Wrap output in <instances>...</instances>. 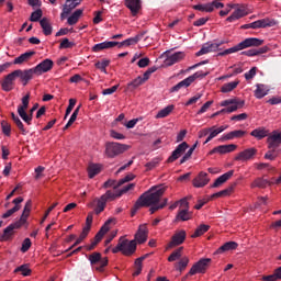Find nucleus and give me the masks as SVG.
<instances>
[{"label":"nucleus","instance_id":"412c9836","mask_svg":"<svg viewBox=\"0 0 281 281\" xmlns=\"http://www.w3.org/2000/svg\"><path fill=\"white\" fill-rule=\"evenodd\" d=\"M238 148V145L229 144V145H220L217 147H214L209 155H214L218 153V155H227V153H234Z\"/></svg>","mask_w":281,"mask_h":281},{"label":"nucleus","instance_id":"603ef678","mask_svg":"<svg viewBox=\"0 0 281 281\" xmlns=\"http://www.w3.org/2000/svg\"><path fill=\"white\" fill-rule=\"evenodd\" d=\"M78 113H80V106L76 108V110L71 114L68 123L65 125L64 131H67V128H69V126H71L74 124V122H76V120H78Z\"/></svg>","mask_w":281,"mask_h":281},{"label":"nucleus","instance_id":"423d86ee","mask_svg":"<svg viewBox=\"0 0 281 281\" xmlns=\"http://www.w3.org/2000/svg\"><path fill=\"white\" fill-rule=\"evenodd\" d=\"M126 150H131V146L121 143H106L104 155L108 159H115V157L123 155Z\"/></svg>","mask_w":281,"mask_h":281},{"label":"nucleus","instance_id":"b1692460","mask_svg":"<svg viewBox=\"0 0 281 281\" xmlns=\"http://www.w3.org/2000/svg\"><path fill=\"white\" fill-rule=\"evenodd\" d=\"M188 143L183 142L177 146V148L172 151L171 156L168 158V164H172V161H177L181 155L188 150Z\"/></svg>","mask_w":281,"mask_h":281},{"label":"nucleus","instance_id":"8fccbe9b","mask_svg":"<svg viewBox=\"0 0 281 281\" xmlns=\"http://www.w3.org/2000/svg\"><path fill=\"white\" fill-rule=\"evenodd\" d=\"M183 252V247H180L176 249L169 257H168V262H175L181 258Z\"/></svg>","mask_w":281,"mask_h":281},{"label":"nucleus","instance_id":"9b49d317","mask_svg":"<svg viewBox=\"0 0 281 281\" xmlns=\"http://www.w3.org/2000/svg\"><path fill=\"white\" fill-rule=\"evenodd\" d=\"M233 10H235L233 14L226 19L228 23H234V21H238V19H243V16H247V14H249V10H247L245 4H236Z\"/></svg>","mask_w":281,"mask_h":281},{"label":"nucleus","instance_id":"e2e57ef3","mask_svg":"<svg viewBox=\"0 0 281 281\" xmlns=\"http://www.w3.org/2000/svg\"><path fill=\"white\" fill-rule=\"evenodd\" d=\"M32 247V240L30 238H25L22 243L21 252L25 254Z\"/></svg>","mask_w":281,"mask_h":281},{"label":"nucleus","instance_id":"f3484780","mask_svg":"<svg viewBox=\"0 0 281 281\" xmlns=\"http://www.w3.org/2000/svg\"><path fill=\"white\" fill-rule=\"evenodd\" d=\"M268 148H278L281 146V131H273L272 133L268 134L267 138Z\"/></svg>","mask_w":281,"mask_h":281},{"label":"nucleus","instance_id":"473e14b6","mask_svg":"<svg viewBox=\"0 0 281 281\" xmlns=\"http://www.w3.org/2000/svg\"><path fill=\"white\" fill-rule=\"evenodd\" d=\"M238 85H240V80H235V81L224 83L221 87V92L222 93H232V91H234V89H236L238 87Z\"/></svg>","mask_w":281,"mask_h":281},{"label":"nucleus","instance_id":"72a5a7b5","mask_svg":"<svg viewBox=\"0 0 281 281\" xmlns=\"http://www.w3.org/2000/svg\"><path fill=\"white\" fill-rule=\"evenodd\" d=\"M34 54H36V52L31 50V52H26L22 55H20L19 57H16L13 61L14 65H23V63H27V60H30V58H32V56H34Z\"/></svg>","mask_w":281,"mask_h":281},{"label":"nucleus","instance_id":"a18cd8bd","mask_svg":"<svg viewBox=\"0 0 281 281\" xmlns=\"http://www.w3.org/2000/svg\"><path fill=\"white\" fill-rule=\"evenodd\" d=\"M193 10H198V12H214V9L212 8V3H204V4H195L193 5Z\"/></svg>","mask_w":281,"mask_h":281},{"label":"nucleus","instance_id":"6e6552de","mask_svg":"<svg viewBox=\"0 0 281 281\" xmlns=\"http://www.w3.org/2000/svg\"><path fill=\"white\" fill-rule=\"evenodd\" d=\"M115 223H117V220H115V217L109 218L104 223V225L97 233V235L94 237V241L90 246L87 247L88 251L95 249V245H98L100 243V240H102V238H104V235L111 229V225H115Z\"/></svg>","mask_w":281,"mask_h":281},{"label":"nucleus","instance_id":"58836bf2","mask_svg":"<svg viewBox=\"0 0 281 281\" xmlns=\"http://www.w3.org/2000/svg\"><path fill=\"white\" fill-rule=\"evenodd\" d=\"M243 106H245V101H238L235 99V103L231 104L226 109H222V112L234 113L235 111H238V109H243Z\"/></svg>","mask_w":281,"mask_h":281},{"label":"nucleus","instance_id":"7c9ffc66","mask_svg":"<svg viewBox=\"0 0 281 281\" xmlns=\"http://www.w3.org/2000/svg\"><path fill=\"white\" fill-rule=\"evenodd\" d=\"M265 95H269V86L265 83H257L255 90V98H257V100H262Z\"/></svg>","mask_w":281,"mask_h":281},{"label":"nucleus","instance_id":"f03ea898","mask_svg":"<svg viewBox=\"0 0 281 281\" xmlns=\"http://www.w3.org/2000/svg\"><path fill=\"white\" fill-rule=\"evenodd\" d=\"M166 193V187L157 186L149 189L148 192H145L139 196L136 202L137 207H150V205H157L161 201V196Z\"/></svg>","mask_w":281,"mask_h":281},{"label":"nucleus","instance_id":"cd10ccee","mask_svg":"<svg viewBox=\"0 0 281 281\" xmlns=\"http://www.w3.org/2000/svg\"><path fill=\"white\" fill-rule=\"evenodd\" d=\"M186 58V53L183 52H177L166 58V65L168 67H172V65H177V63H181Z\"/></svg>","mask_w":281,"mask_h":281},{"label":"nucleus","instance_id":"4d7b16f0","mask_svg":"<svg viewBox=\"0 0 281 281\" xmlns=\"http://www.w3.org/2000/svg\"><path fill=\"white\" fill-rule=\"evenodd\" d=\"M168 205V199H164L162 202L160 204H154V206H151L149 209L150 214H155L157 212V210H164V206Z\"/></svg>","mask_w":281,"mask_h":281},{"label":"nucleus","instance_id":"f257e3e1","mask_svg":"<svg viewBox=\"0 0 281 281\" xmlns=\"http://www.w3.org/2000/svg\"><path fill=\"white\" fill-rule=\"evenodd\" d=\"M32 213V200H27L22 215L20 216V220L11 225H9L7 228H4L2 236L0 237V240L8 241L12 240V237L14 236V229H21L24 225H27V218H30V214Z\"/></svg>","mask_w":281,"mask_h":281},{"label":"nucleus","instance_id":"5701e85b","mask_svg":"<svg viewBox=\"0 0 281 281\" xmlns=\"http://www.w3.org/2000/svg\"><path fill=\"white\" fill-rule=\"evenodd\" d=\"M210 183L207 172L201 171L192 181L193 188H205Z\"/></svg>","mask_w":281,"mask_h":281},{"label":"nucleus","instance_id":"4be33fe9","mask_svg":"<svg viewBox=\"0 0 281 281\" xmlns=\"http://www.w3.org/2000/svg\"><path fill=\"white\" fill-rule=\"evenodd\" d=\"M15 75L22 80V82H24V85H27V82H30V80L36 76V71L34 68L27 70L18 69L15 70Z\"/></svg>","mask_w":281,"mask_h":281},{"label":"nucleus","instance_id":"20e7f679","mask_svg":"<svg viewBox=\"0 0 281 281\" xmlns=\"http://www.w3.org/2000/svg\"><path fill=\"white\" fill-rule=\"evenodd\" d=\"M123 254V256H133L135 251H137V243L133 240H128L124 237L119 239L116 247L112 248V254Z\"/></svg>","mask_w":281,"mask_h":281},{"label":"nucleus","instance_id":"a19ab883","mask_svg":"<svg viewBox=\"0 0 281 281\" xmlns=\"http://www.w3.org/2000/svg\"><path fill=\"white\" fill-rule=\"evenodd\" d=\"M238 247V244L235 241H227L217 249V254H224V251H232Z\"/></svg>","mask_w":281,"mask_h":281},{"label":"nucleus","instance_id":"2f4dec72","mask_svg":"<svg viewBox=\"0 0 281 281\" xmlns=\"http://www.w3.org/2000/svg\"><path fill=\"white\" fill-rule=\"evenodd\" d=\"M251 137H256V139H265V137H269V130L266 127H258L250 133Z\"/></svg>","mask_w":281,"mask_h":281},{"label":"nucleus","instance_id":"4c0bfd02","mask_svg":"<svg viewBox=\"0 0 281 281\" xmlns=\"http://www.w3.org/2000/svg\"><path fill=\"white\" fill-rule=\"evenodd\" d=\"M173 111H175L173 104L167 105L156 114V120L168 117V115H170V113H172Z\"/></svg>","mask_w":281,"mask_h":281},{"label":"nucleus","instance_id":"e433bc0d","mask_svg":"<svg viewBox=\"0 0 281 281\" xmlns=\"http://www.w3.org/2000/svg\"><path fill=\"white\" fill-rule=\"evenodd\" d=\"M41 27L45 34V36L52 35V23L49 22V19L43 18L40 21Z\"/></svg>","mask_w":281,"mask_h":281},{"label":"nucleus","instance_id":"ddd939ff","mask_svg":"<svg viewBox=\"0 0 281 281\" xmlns=\"http://www.w3.org/2000/svg\"><path fill=\"white\" fill-rule=\"evenodd\" d=\"M186 231H177L172 235L170 243L167 245V249H172L175 247H179V245H183V243H186Z\"/></svg>","mask_w":281,"mask_h":281},{"label":"nucleus","instance_id":"13d9d810","mask_svg":"<svg viewBox=\"0 0 281 281\" xmlns=\"http://www.w3.org/2000/svg\"><path fill=\"white\" fill-rule=\"evenodd\" d=\"M43 16V10L37 9L31 14L30 21L33 23H36V21H41V18Z\"/></svg>","mask_w":281,"mask_h":281},{"label":"nucleus","instance_id":"bb28decb","mask_svg":"<svg viewBox=\"0 0 281 281\" xmlns=\"http://www.w3.org/2000/svg\"><path fill=\"white\" fill-rule=\"evenodd\" d=\"M120 45V42H102L99 44H95L92 47V52L98 54V52H104V49H113V47H117Z\"/></svg>","mask_w":281,"mask_h":281},{"label":"nucleus","instance_id":"4468645a","mask_svg":"<svg viewBox=\"0 0 281 281\" xmlns=\"http://www.w3.org/2000/svg\"><path fill=\"white\" fill-rule=\"evenodd\" d=\"M134 240L135 243H137L138 245H144V243H146V240H148V225L147 224H140L138 226V229L134 236Z\"/></svg>","mask_w":281,"mask_h":281},{"label":"nucleus","instance_id":"ea45409f","mask_svg":"<svg viewBox=\"0 0 281 281\" xmlns=\"http://www.w3.org/2000/svg\"><path fill=\"white\" fill-rule=\"evenodd\" d=\"M101 171H102V165L92 164L88 167V176L90 179H93L95 175H100Z\"/></svg>","mask_w":281,"mask_h":281},{"label":"nucleus","instance_id":"c03bdc74","mask_svg":"<svg viewBox=\"0 0 281 281\" xmlns=\"http://www.w3.org/2000/svg\"><path fill=\"white\" fill-rule=\"evenodd\" d=\"M206 232H210V225L201 224L191 235V238H199V236H203Z\"/></svg>","mask_w":281,"mask_h":281},{"label":"nucleus","instance_id":"864d4df0","mask_svg":"<svg viewBox=\"0 0 281 281\" xmlns=\"http://www.w3.org/2000/svg\"><path fill=\"white\" fill-rule=\"evenodd\" d=\"M21 272L24 277L31 276L32 270L30 269V266L27 265H22L18 268H15L14 273Z\"/></svg>","mask_w":281,"mask_h":281},{"label":"nucleus","instance_id":"393cba45","mask_svg":"<svg viewBox=\"0 0 281 281\" xmlns=\"http://www.w3.org/2000/svg\"><path fill=\"white\" fill-rule=\"evenodd\" d=\"M125 5L128 8L132 16H137L142 10V0H125Z\"/></svg>","mask_w":281,"mask_h":281},{"label":"nucleus","instance_id":"c85d7f7f","mask_svg":"<svg viewBox=\"0 0 281 281\" xmlns=\"http://www.w3.org/2000/svg\"><path fill=\"white\" fill-rule=\"evenodd\" d=\"M232 177H234V170H229L226 173L220 176L211 186V188H221V186H223V183H227Z\"/></svg>","mask_w":281,"mask_h":281},{"label":"nucleus","instance_id":"09e8293b","mask_svg":"<svg viewBox=\"0 0 281 281\" xmlns=\"http://www.w3.org/2000/svg\"><path fill=\"white\" fill-rule=\"evenodd\" d=\"M120 191H117L116 193L113 191H106L103 195H101L103 198V200L105 201V203H109V201H115V199H119Z\"/></svg>","mask_w":281,"mask_h":281},{"label":"nucleus","instance_id":"dca6fc26","mask_svg":"<svg viewBox=\"0 0 281 281\" xmlns=\"http://www.w3.org/2000/svg\"><path fill=\"white\" fill-rule=\"evenodd\" d=\"M274 25H278V22H276V20L265 18L250 23L249 27H251V30H259L260 27H273Z\"/></svg>","mask_w":281,"mask_h":281},{"label":"nucleus","instance_id":"2eb2a0df","mask_svg":"<svg viewBox=\"0 0 281 281\" xmlns=\"http://www.w3.org/2000/svg\"><path fill=\"white\" fill-rule=\"evenodd\" d=\"M35 69V76H43V74H47V71H52L54 69V60L52 59H44L40 63Z\"/></svg>","mask_w":281,"mask_h":281},{"label":"nucleus","instance_id":"0e129e2a","mask_svg":"<svg viewBox=\"0 0 281 281\" xmlns=\"http://www.w3.org/2000/svg\"><path fill=\"white\" fill-rule=\"evenodd\" d=\"M200 98H203V94L201 93H198L195 94L194 97H192L191 99H189L187 102H186V106H192V104H196L199 99Z\"/></svg>","mask_w":281,"mask_h":281},{"label":"nucleus","instance_id":"6ab92c4d","mask_svg":"<svg viewBox=\"0 0 281 281\" xmlns=\"http://www.w3.org/2000/svg\"><path fill=\"white\" fill-rule=\"evenodd\" d=\"M16 70L9 74L4 80L1 81V87L3 91H12L14 89V81L16 80Z\"/></svg>","mask_w":281,"mask_h":281},{"label":"nucleus","instance_id":"5fc2aeb1","mask_svg":"<svg viewBox=\"0 0 281 281\" xmlns=\"http://www.w3.org/2000/svg\"><path fill=\"white\" fill-rule=\"evenodd\" d=\"M89 236V231L87 228L82 229V233L80 234L79 238L75 241V244L69 248V250L74 249V247H77V245H80L85 238Z\"/></svg>","mask_w":281,"mask_h":281},{"label":"nucleus","instance_id":"79ce46f5","mask_svg":"<svg viewBox=\"0 0 281 281\" xmlns=\"http://www.w3.org/2000/svg\"><path fill=\"white\" fill-rule=\"evenodd\" d=\"M190 209H180L177 215V221H190L192 218V213Z\"/></svg>","mask_w":281,"mask_h":281},{"label":"nucleus","instance_id":"a211bd4d","mask_svg":"<svg viewBox=\"0 0 281 281\" xmlns=\"http://www.w3.org/2000/svg\"><path fill=\"white\" fill-rule=\"evenodd\" d=\"M258 149L254 147L245 149L235 156V161H249L256 157Z\"/></svg>","mask_w":281,"mask_h":281},{"label":"nucleus","instance_id":"052dcab7","mask_svg":"<svg viewBox=\"0 0 281 281\" xmlns=\"http://www.w3.org/2000/svg\"><path fill=\"white\" fill-rule=\"evenodd\" d=\"M133 179H135V175L128 173L117 182L116 188H120V186H124V183H128V181H133Z\"/></svg>","mask_w":281,"mask_h":281},{"label":"nucleus","instance_id":"aec40b11","mask_svg":"<svg viewBox=\"0 0 281 281\" xmlns=\"http://www.w3.org/2000/svg\"><path fill=\"white\" fill-rule=\"evenodd\" d=\"M88 206L92 207L95 214H102L106 207V201L101 195L100 198H95Z\"/></svg>","mask_w":281,"mask_h":281},{"label":"nucleus","instance_id":"69168bd1","mask_svg":"<svg viewBox=\"0 0 281 281\" xmlns=\"http://www.w3.org/2000/svg\"><path fill=\"white\" fill-rule=\"evenodd\" d=\"M13 122L21 131L22 135H27V130H25V127L23 126V122H21V119H19V116Z\"/></svg>","mask_w":281,"mask_h":281},{"label":"nucleus","instance_id":"774afa93","mask_svg":"<svg viewBox=\"0 0 281 281\" xmlns=\"http://www.w3.org/2000/svg\"><path fill=\"white\" fill-rule=\"evenodd\" d=\"M257 71H258V68L252 67L248 72L245 74V78L247 80H254V78L256 77Z\"/></svg>","mask_w":281,"mask_h":281},{"label":"nucleus","instance_id":"680f3d73","mask_svg":"<svg viewBox=\"0 0 281 281\" xmlns=\"http://www.w3.org/2000/svg\"><path fill=\"white\" fill-rule=\"evenodd\" d=\"M267 186V181L262 178H257L251 184L250 188H265Z\"/></svg>","mask_w":281,"mask_h":281},{"label":"nucleus","instance_id":"9d476101","mask_svg":"<svg viewBox=\"0 0 281 281\" xmlns=\"http://www.w3.org/2000/svg\"><path fill=\"white\" fill-rule=\"evenodd\" d=\"M211 263H212L211 258L200 259L198 262H195L191 267L189 271V276H196V273H205V271H207V269L210 268Z\"/></svg>","mask_w":281,"mask_h":281},{"label":"nucleus","instance_id":"6e6d98bb","mask_svg":"<svg viewBox=\"0 0 281 281\" xmlns=\"http://www.w3.org/2000/svg\"><path fill=\"white\" fill-rule=\"evenodd\" d=\"M1 130H2V133L4 135H7V137H10V135L12 133V126L10 125V123H8L7 121H2L1 122Z\"/></svg>","mask_w":281,"mask_h":281},{"label":"nucleus","instance_id":"c756f323","mask_svg":"<svg viewBox=\"0 0 281 281\" xmlns=\"http://www.w3.org/2000/svg\"><path fill=\"white\" fill-rule=\"evenodd\" d=\"M246 134L247 132L243 130H236L223 135L221 139L222 142H229L231 139H238L240 137H245Z\"/></svg>","mask_w":281,"mask_h":281},{"label":"nucleus","instance_id":"0eeeda50","mask_svg":"<svg viewBox=\"0 0 281 281\" xmlns=\"http://www.w3.org/2000/svg\"><path fill=\"white\" fill-rule=\"evenodd\" d=\"M209 75H210V71L199 70L195 74L186 78L184 80L180 81L175 87H172L171 91L175 92V91H179V89H183V87H190V85H192V82H194L195 80L203 79L205 78V76H209Z\"/></svg>","mask_w":281,"mask_h":281},{"label":"nucleus","instance_id":"bf43d9fd","mask_svg":"<svg viewBox=\"0 0 281 281\" xmlns=\"http://www.w3.org/2000/svg\"><path fill=\"white\" fill-rule=\"evenodd\" d=\"M74 45V42H70L69 38H64L59 44V49H71Z\"/></svg>","mask_w":281,"mask_h":281},{"label":"nucleus","instance_id":"7ed1b4c3","mask_svg":"<svg viewBox=\"0 0 281 281\" xmlns=\"http://www.w3.org/2000/svg\"><path fill=\"white\" fill-rule=\"evenodd\" d=\"M265 44V40H260L257 37H248L240 42L239 44L225 49L217 54V56H228L229 54H236V52H243V49H247L249 47H260V45Z\"/></svg>","mask_w":281,"mask_h":281},{"label":"nucleus","instance_id":"f704fd0d","mask_svg":"<svg viewBox=\"0 0 281 281\" xmlns=\"http://www.w3.org/2000/svg\"><path fill=\"white\" fill-rule=\"evenodd\" d=\"M85 10L77 9L67 20L68 25H76L78 21H80V18L82 16Z\"/></svg>","mask_w":281,"mask_h":281},{"label":"nucleus","instance_id":"a878e982","mask_svg":"<svg viewBox=\"0 0 281 281\" xmlns=\"http://www.w3.org/2000/svg\"><path fill=\"white\" fill-rule=\"evenodd\" d=\"M80 3H82V0H66L60 18L65 19V15L69 14L71 10H76Z\"/></svg>","mask_w":281,"mask_h":281},{"label":"nucleus","instance_id":"39448f33","mask_svg":"<svg viewBox=\"0 0 281 281\" xmlns=\"http://www.w3.org/2000/svg\"><path fill=\"white\" fill-rule=\"evenodd\" d=\"M29 106H30V93H27L22 98V104L18 106V113L20 117L23 120V122H25L26 124H32V116L34 115V111L38 109V103L33 105V108L30 110L27 114L26 111Z\"/></svg>","mask_w":281,"mask_h":281},{"label":"nucleus","instance_id":"37998d69","mask_svg":"<svg viewBox=\"0 0 281 281\" xmlns=\"http://www.w3.org/2000/svg\"><path fill=\"white\" fill-rule=\"evenodd\" d=\"M142 85H144V80L140 76H138L133 81L127 83V91H135V89H137V87H142Z\"/></svg>","mask_w":281,"mask_h":281},{"label":"nucleus","instance_id":"c9c22d12","mask_svg":"<svg viewBox=\"0 0 281 281\" xmlns=\"http://www.w3.org/2000/svg\"><path fill=\"white\" fill-rule=\"evenodd\" d=\"M227 128H229V126L227 125H222L220 127H216V126L209 127L210 138L214 139V137H218V135H221V133H223L224 131H227Z\"/></svg>","mask_w":281,"mask_h":281},{"label":"nucleus","instance_id":"3c124183","mask_svg":"<svg viewBox=\"0 0 281 281\" xmlns=\"http://www.w3.org/2000/svg\"><path fill=\"white\" fill-rule=\"evenodd\" d=\"M110 63H111L110 60L103 59L101 61H97L94 64V67L97 69H100V71H102L103 74H106V68L109 67Z\"/></svg>","mask_w":281,"mask_h":281},{"label":"nucleus","instance_id":"f8f14e48","mask_svg":"<svg viewBox=\"0 0 281 281\" xmlns=\"http://www.w3.org/2000/svg\"><path fill=\"white\" fill-rule=\"evenodd\" d=\"M221 45H225V42H209L205 43L202 48L195 54V56H203L211 54V52H218Z\"/></svg>","mask_w":281,"mask_h":281},{"label":"nucleus","instance_id":"338daca9","mask_svg":"<svg viewBox=\"0 0 281 281\" xmlns=\"http://www.w3.org/2000/svg\"><path fill=\"white\" fill-rule=\"evenodd\" d=\"M205 203H210V196H206L204 199L198 200V203L194 205V210H201Z\"/></svg>","mask_w":281,"mask_h":281},{"label":"nucleus","instance_id":"49530a36","mask_svg":"<svg viewBox=\"0 0 281 281\" xmlns=\"http://www.w3.org/2000/svg\"><path fill=\"white\" fill-rule=\"evenodd\" d=\"M190 263V259L188 257H182L179 262L175 263V269L177 271H184V269Z\"/></svg>","mask_w":281,"mask_h":281},{"label":"nucleus","instance_id":"1a4fd4ad","mask_svg":"<svg viewBox=\"0 0 281 281\" xmlns=\"http://www.w3.org/2000/svg\"><path fill=\"white\" fill-rule=\"evenodd\" d=\"M88 260L90 261L92 269L101 273L102 271H104V267L109 265V259L102 258V254L100 252H92L91 255H89Z\"/></svg>","mask_w":281,"mask_h":281},{"label":"nucleus","instance_id":"de8ad7c7","mask_svg":"<svg viewBox=\"0 0 281 281\" xmlns=\"http://www.w3.org/2000/svg\"><path fill=\"white\" fill-rule=\"evenodd\" d=\"M137 43H139V37L135 36V37H131L127 38L121 43L117 44L119 47H131V45H137Z\"/></svg>","mask_w":281,"mask_h":281}]
</instances>
